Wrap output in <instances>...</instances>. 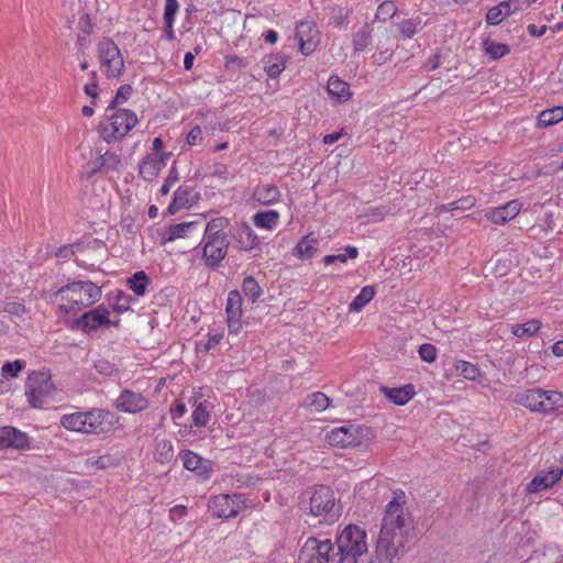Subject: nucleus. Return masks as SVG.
<instances>
[{"mask_svg":"<svg viewBox=\"0 0 563 563\" xmlns=\"http://www.w3.org/2000/svg\"><path fill=\"white\" fill-rule=\"evenodd\" d=\"M415 521L402 489L393 492L385 506L380 530L375 544L376 556L380 562L395 563L406 553L412 540Z\"/></svg>","mask_w":563,"mask_h":563,"instance_id":"obj_1","label":"nucleus"},{"mask_svg":"<svg viewBox=\"0 0 563 563\" xmlns=\"http://www.w3.org/2000/svg\"><path fill=\"white\" fill-rule=\"evenodd\" d=\"M101 294V288L90 280H74L53 291L49 301L56 308L58 318L67 321L97 303Z\"/></svg>","mask_w":563,"mask_h":563,"instance_id":"obj_2","label":"nucleus"},{"mask_svg":"<svg viewBox=\"0 0 563 563\" xmlns=\"http://www.w3.org/2000/svg\"><path fill=\"white\" fill-rule=\"evenodd\" d=\"M298 506L303 515L317 518L320 523L333 525L342 514L340 500L327 485H314L302 492Z\"/></svg>","mask_w":563,"mask_h":563,"instance_id":"obj_3","label":"nucleus"},{"mask_svg":"<svg viewBox=\"0 0 563 563\" xmlns=\"http://www.w3.org/2000/svg\"><path fill=\"white\" fill-rule=\"evenodd\" d=\"M137 123L134 111L109 106L97 125V133L103 142L113 144L122 141Z\"/></svg>","mask_w":563,"mask_h":563,"instance_id":"obj_4","label":"nucleus"},{"mask_svg":"<svg viewBox=\"0 0 563 563\" xmlns=\"http://www.w3.org/2000/svg\"><path fill=\"white\" fill-rule=\"evenodd\" d=\"M338 563H368V543L365 529L347 525L338 531L335 538Z\"/></svg>","mask_w":563,"mask_h":563,"instance_id":"obj_5","label":"nucleus"},{"mask_svg":"<svg viewBox=\"0 0 563 563\" xmlns=\"http://www.w3.org/2000/svg\"><path fill=\"white\" fill-rule=\"evenodd\" d=\"M111 412L107 409L92 408L87 411H75L60 417V426L70 432L82 434H101L108 431Z\"/></svg>","mask_w":563,"mask_h":563,"instance_id":"obj_6","label":"nucleus"},{"mask_svg":"<svg viewBox=\"0 0 563 563\" xmlns=\"http://www.w3.org/2000/svg\"><path fill=\"white\" fill-rule=\"evenodd\" d=\"M375 439L372 428L357 423H346L332 428L324 434V441L336 449H357L369 445Z\"/></svg>","mask_w":563,"mask_h":563,"instance_id":"obj_7","label":"nucleus"},{"mask_svg":"<svg viewBox=\"0 0 563 563\" xmlns=\"http://www.w3.org/2000/svg\"><path fill=\"white\" fill-rule=\"evenodd\" d=\"M251 501L244 494H218L208 499V510L218 519H233L251 509Z\"/></svg>","mask_w":563,"mask_h":563,"instance_id":"obj_8","label":"nucleus"},{"mask_svg":"<svg viewBox=\"0 0 563 563\" xmlns=\"http://www.w3.org/2000/svg\"><path fill=\"white\" fill-rule=\"evenodd\" d=\"M97 51L101 71L107 78H118L123 71L124 59L114 41L103 37L98 43Z\"/></svg>","mask_w":563,"mask_h":563,"instance_id":"obj_9","label":"nucleus"},{"mask_svg":"<svg viewBox=\"0 0 563 563\" xmlns=\"http://www.w3.org/2000/svg\"><path fill=\"white\" fill-rule=\"evenodd\" d=\"M522 209V202L519 199H512L499 207H490L485 210L468 213L465 218L481 223L485 218L494 225H505L515 219Z\"/></svg>","mask_w":563,"mask_h":563,"instance_id":"obj_10","label":"nucleus"},{"mask_svg":"<svg viewBox=\"0 0 563 563\" xmlns=\"http://www.w3.org/2000/svg\"><path fill=\"white\" fill-rule=\"evenodd\" d=\"M54 385L46 372H32L25 384V396L33 408H41L51 396Z\"/></svg>","mask_w":563,"mask_h":563,"instance_id":"obj_11","label":"nucleus"},{"mask_svg":"<svg viewBox=\"0 0 563 563\" xmlns=\"http://www.w3.org/2000/svg\"><path fill=\"white\" fill-rule=\"evenodd\" d=\"M110 316V310L100 305L93 309L85 311L80 317L75 318L73 320L71 328L89 334L101 328L110 325L119 327L120 320L113 322Z\"/></svg>","mask_w":563,"mask_h":563,"instance_id":"obj_12","label":"nucleus"},{"mask_svg":"<svg viewBox=\"0 0 563 563\" xmlns=\"http://www.w3.org/2000/svg\"><path fill=\"white\" fill-rule=\"evenodd\" d=\"M332 551L330 539L309 537L300 549L298 563H328Z\"/></svg>","mask_w":563,"mask_h":563,"instance_id":"obj_13","label":"nucleus"},{"mask_svg":"<svg viewBox=\"0 0 563 563\" xmlns=\"http://www.w3.org/2000/svg\"><path fill=\"white\" fill-rule=\"evenodd\" d=\"M172 153L157 154V153H148L146 154L137 165L139 177L144 181L152 183L161 174L162 169L166 167L168 159L170 158Z\"/></svg>","mask_w":563,"mask_h":563,"instance_id":"obj_14","label":"nucleus"},{"mask_svg":"<svg viewBox=\"0 0 563 563\" xmlns=\"http://www.w3.org/2000/svg\"><path fill=\"white\" fill-rule=\"evenodd\" d=\"M150 400L142 393L123 389L114 400V408L124 413L136 415L145 411Z\"/></svg>","mask_w":563,"mask_h":563,"instance_id":"obj_15","label":"nucleus"},{"mask_svg":"<svg viewBox=\"0 0 563 563\" xmlns=\"http://www.w3.org/2000/svg\"><path fill=\"white\" fill-rule=\"evenodd\" d=\"M563 477V468L552 466L540 471L526 486L528 495L538 494L554 487Z\"/></svg>","mask_w":563,"mask_h":563,"instance_id":"obj_16","label":"nucleus"},{"mask_svg":"<svg viewBox=\"0 0 563 563\" xmlns=\"http://www.w3.org/2000/svg\"><path fill=\"white\" fill-rule=\"evenodd\" d=\"M227 324L229 333L238 334L242 329V297L239 290H231L225 303Z\"/></svg>","mask_w":563,"mask_h":563,"instance_id":"obj_17","label":"nucleus"},{"mask_svg":"<svg viewBox=\"0 0 563 563\" xmlns=\"http://www.w3.org/2000/svg\"><path fill=\"white\" fill-rule=\"evenodd\" d=\"M296 38L303 55H310L319 42V32L313 22L301 21L296 27Z\"/></svg>","mask_w":563,"mask_h":563,"instance_id":"obj_18","label":"nucleus"},{"mask_svg":"<svg viewBox=\"0 0 563 563\" xmlns=\"http://www.w3.org/2000/svg\"><path fill=\"white\" fill-rule=\"evenodd\" d=\"M230 239L202 243V261L207 267H217L227 256Z\"/></svg>","mask_w":563,"mask_h":563,"instance_id":"obj_19","label":"nucleus"},{"mask_svg":"<svg viewBox=\"0 0 563 563\" xmlns=\"http://www.w3.org/2000/svg\"><path fill=\"white\" fill-rule=\"evenodd\" d=\"M25 450L30 449V438L25 432L10 426L0 428V450L3 449Z\"/></svg>","mask_w":563,"mask_h":563,"instance_id":"obj_20","label":"nucleus"},{"mask_svg":"<svg viewBox=\"0 0 563 563\" xmlns=\"http://www.w3.org/2000/svg\"><path fill=\"white\" fill-rule=\"evenodd\" d=\"M197 200V195L191 186H179L173 196V201L167 207L170 214H175L179 210L189 209Z\"/></svg>","mask_w":563,"mask_h":563,"instance_id":"obj_21","label":"nucleus"},{"mask_svg":"<svg viewBox=\"0 0 563 563\" xmlns=\"http://www.w3.org/2000/svg\"><path fill=\"white\" fill-rule=\"evenodd\" d=\"M380 391L388 401L396 406H405L416 395L415 386L412 384H407L401 387L382 386Z\"/></svg>","mask_w":563,"mask_h":563,"instance_id":"obj_22","label":"nucleus"},{"mask_svg":"<svg viewBox=\"0 0 563 563\" xmlns=\"http://www.w3.org/2000/svg\"><path fill=\"white\" fill-rule=\"evenodd\" d=\"M229 225L230 220L227 217L211 218L206 224L202 243L229 239V234L225 231Z\"/></svg>","mask_w":563,"mask_h":563,"instance_id":"obj_23","label":"nucleus"},{"mask_svg":"<svg viewBox=\"0 0 563 563\" xmlns=\"http://www.w3.org/2000/svg\"><path fill=\"white\" fill-rule=\"evenodd\" d=\"M543 395L544 389L541 387L527 388L516 394L515 402L531 412L539 413V406Z\"/></svg>","mask_w":563,"mask_h":563,"instance_id":"obj_24","label":"nucleus"},{"mask_svg":"<svg viewBox=\"0 0 563 563\" xmlns=\"http://www.w3.org/2000/svg\"><path fill=\"white\" fill-rule=\"evenodd\" d=\"M319 240L314 232H309L302 236L294 247L292 254L295 257L305 261L310 260L317 253Z\"/></svg>","mask_w":563,"mask_h":563,"instance_id":"obj_25","label":"nucleus"},{"mask_svg":"<svg viewBox=\"0 0 563 563\" xmlns=\"http://www.w3.org/2000/svg\"><path fill=\"white\" fill-rule=\"evenodd\" d=\"M198 224V221H187L167 227L162 235V244L165 245L169 242L188 238L197 229Z\"/></svg>","mask_w":563,"mask_h":563,"instance_id":"obj_26","label":"nucleus"},{"mask_svg":"<svg viewBox=\"0 0 563 563\" xmlns=\"http://www.w3.org/2000/svg\"><path fill=\"white\" fill-rule=\"evenodd\" d=\"M561 410H563V393L555 389H544L539 413L551 415Z\"/></svg>","mask_w":563,"mask_h":563,"instance_id":"obj_27","label":"nucleus"},{"mask_svg":"<svg viewBox=\"0 0 563 563\" xmlns=\"http://www.w3.org/2000/svg\"><path fill=\"white\" fill-rule=\"evenodd\" d=\"M282 192L273 184H261L254 188L252 198L260 205L268 206L280 200Z\"/></svg>","mask_w":563,"mask_h":563,"instance_id":"obj_28","label":"nucleus"},{"mask_svg":"<svg viewBox=\"0 0 563 563\" xmlns=\"http://www.w3.org/2000/svg\"><path fill=\"white\" fill-rule=\"evenodd\" d=\"M327 91L331 97L335 98L339 102H345L350 100L352 96L350 85L335 75L330 76L327 84Z\"/></svg>","mask_w":563,"mask_h":563,"instance_id":"obj_29","label":"nucleus"},{"mask_svg":"<svg viewBox=\"0 0 563 563\" xmlns=\"http://www.w3.org/2000/svg\"><path fill=\"white\" fill-rule=\"evenodd\" d=\"M212 405L208 400H201L192 404L191 420L192 426L196 428L206 427L211 419Z\"/></svg>","mask_w":563,"mask_h":563,"instance_id":"obj_30","label":"nucleus"},{"mask_svg":"<svg viewBox=\"0 0 563 563\" xmlns=\"http://www.w3.org/2000/svg\"><path fill=\"white\" fill-rule=\"evenodd\" d=\"M477 199L475 196L467 195L464 196L455 201L439 205L435 207L434 211L437 214H442L445 212H453V211H467L473 209L476 206Z\"/></svg>","mask_w":563,"mask_h":563,"instance_id":"obj_31","label":"nucleus"},{"mask_svg":"<svg viewBox=\"0 0 563 563\" xmlns=\"http://www.w3.org/2000/svg\"><path fill=\"white\" fill-rule=\"evenodd\" d=\"M279 213L276 210L258 211L252 217L253 224L257 229L273 231L279 223Z\"/></svg>","mask_w":563,"mask_h":563,"instance_id":"obj_32","label":"nucleus"},{"mask_svg":"<svg viewBox=\"0 0 563 563\" xmlns=\"http://www.w3.org/2000/svg\"><path fill=\"white\" fill-rule=\"evenodd\" d=\"M180 459L183 461V465L186 470L191 472H197L198 474L202 475L206 474V478L209 477V470L205 467V460L198 455L197 453L190 451V450H184L180 453Z\"/></svg>","mask_w":563,"mask_h":563,"instance_id":"obj_33","label":"nucleus"},{"mask_svg":"<svg viewBox=\"0 0 563 563\" xmlns=\"http://www.w3.org/2000/svg\"><path fill=\"white\" fill-rule=\"evenodd\" d=\"M264 70L269 78H277L284 71L286 57L279 53L269 54L263 59Z\"/></svg>","mask_w":563,"mask_h":563,"instance_id":"obj_34","label":"nucleus"},{"mask_svg":"<svg viewBox=\"0 0 563 563\" xmlns=\"http://www.w3.org/2000/svg\"><path fill=\"white\" fill-rule=\"evenodd\" d=\"M153 457L161 464H168L174 459V445L168 439H156Z\"/></svg>","mask_w":563,"mask_h":563,"instance_id":"obj_35","label":"nucleus"},{"mask_svg":"<svg viewBox=\"0 0 563 563\" xmlns=\"http://www.w3.org/2000/svg\"><path fill=\"white\" fill-rule=\"evenodd\" d=\"M542 328L539 319H531L520 324H512L510 332L518 339L531 338L536 335Z\"/></svg>","mask_w":563,"mask_h":563,"instance_id":"obj_36","label":"nucleus"},{"mask_svg":"<svg viewBox=\"0 0 563 563\" xmlns=\"http://www.w3.org/2000/svg\"><path fill=\"white\" fill-rule=\"evenodd\" d=\"M511 13V7L508 1H501L497 5L488 9L486 13V23L488 25H498L505 18Z\"/></svg>","mask_w":563,"mask_h":563,"instance_id":"obj_37","label":"nucleus"},{"mask_svg":"<svg viewBox=\"0 0 563 563\" xmlns=\"http://www.w3.org/2000/svg\"><path fill=\"white\" fill-rule=\"evenodd\" d=\"M561 121H563V107L556 106L541 111L538 115L537 125L539 128H549Z\"/></svg>","mask_w":563,"mask_h":563,"instance_id":"obj_38","label":"nucleus"},{"mask_svg":"<svg viewBox=\"0 0 563 563\" xmlns=\"http://www.w3.org/2000/svg\"><path fill=\"white\" fill-rule=\"evenodd\" d=\"M330 398L321 391H316L305 398L303 406L314 412H322L329 408Z\"/></svg>","mask_w":563,"mask_h":563,"instance_id":"obj_39","label":"nucleus"},{"mask_svg":"<svg viewBox=\"0 0 563 563\" xmlns=\"http://www.w3.org/2000/svg\"><path fill=\"white\" fill-rule=\"evenodd\" d=\"M375 288L373 286H365L361 289L358 295L349 305L350 312H360L367 303L372 301L375 296Z\"/></svg>","mask_w":563,"mask_h":563,"instance_id":"obj_40","label":"nucleus"},{"mask_svg":"<svg viewBox=\"0 0 563 563\" xmlns=\"http://www.w3.org/2000/svg\"><path fill=\"white\" fill-rule=\"evenodd\" d=\"M238 242L242 250L250 251L260 244V238L251 227L244 224L239 232Z\"/></svg>","mask_w":563,"mask_h":563,"instance_id":"obj_41","label":"nucleus"},{"mask_svg":"<svg viewBox=\"0 0 563 563\" xmlns=\"http://www.w3.org/2000/svg\"><path fill=\"white\" fill-rule=\"evenodd\" d=\"M128 286L129 288L136 295V296H143L145 295L147 287L150 285V278L143 271H139L134 273L129 279H128Z\"/></svg>","mask_w":563,"mask_h":563,"instance_id":"obj_42","label":"nucleus"},{"mask_svg":"<svg viewBox=\"0 0 563 563\" xmlns=\"http://www.w3.org/2000/svg\"><path fill=\"white\" fill-rule=\"evenodd\" d=\"M455 371L467 380H475L481 375V371L477 365L464 360L456 361Z\"/></svg>","mask_w":563,"mask_h":563,"instance_id":"obj_43","label":"nucleus"},{"mask_svg":"<svg viewBox=\"0 0 563 563\" xmlns=\"http://www.w3.org/2000/svg\"><path fill=\"white\" fill-rule=\"evenodd\" d=\"M398 12L396 3L391 0L383 1L376 10L374 20L380 22H387L393 19Z\"/></svg>","mask_w":563,"mask_h":563,"instance_id":"obj_44","label":"nucleus"},{"mask_svg":"<svg viewBox=\"0 0 563 563\" xmlns=\"http://www.w3.org/2000/svg\"><path fill=\"white\" fill-rule=\"evenodd\" d=\"M98 159L102 169L107 172H118L122 164L121 156L111 151H107L104 154L100 155Z\"/></svg>","mask_w":563,"mask_h":563,"instance_id":"obj_45","label":"nucleus"},{"mask_svg":"<svg viewBox=\"0 0 563 563\" xmlns=\"http://www.w3.org/2000/svg\"><path fill=\"white\" fill-rule=\"evenodd\" d=\"M372 41V33L367 25L353 34V46L356 52H363Z\"/></svg>","mask_w":563,"mask_h":563,"instance_id":"obj_46","label":"nucleus"},{"mask_svg":"<svg viewBox=\"0 0 563 563\" xmlns=\"http://www.w3.org/2000/svg\"><path fill=\"white\" fill-rule=\"evenodd\" d=\"M484 51L485 54L488 55L492 59H498L507 54H509L510 49L507 44L496 43L492 41L484 42Z\"/></svg>","mask_w":563,"mask_h":563,"instance_id":"obj_47","label":"nucleus"},{"mask_svg":"<svg viewBox=\"0 0 563 563\" xmlns=\"http://www.w3.org/2000/svg\"><path fill=\"white\" fill-rule=\"evenodd\" d=\"M242 290L252 302H255L262 295V289L258 283L252 276L244 278L242 283Z\"/></svg>","mask_w":563,"mask_h":563,"instance_id":"obj_48","label":"nucleus"},{"mask_svg":"<svg viewBox=\"0 0 563 563\" xmlns=\"http://www.w3.org/2000/svg\"><path fill=\"white\" fill-rule=\"evenodd\" d=\"M421 20L417 19H406L398 23V30L402 37L411 38L415 34L420 30Z\"/></svg>","mask_w":563,"mask_h":563,"instance_id":"obj_49","label":"nucleus"},{"mask_svg":"<svg viewBox=\"0 0 563 563\" xmlns=\"http://www.w3.org/2000/svg\"><path fill=\"white\" fill-rule=\"evenodd\" d=\"M345 253L336 255H327L323 258L325 265H330L336 261L345 263L347 260H355L358 256V250L356 246L346 245L344 247Z\"/></svg>","mask_w":563,"mask_h":563,"instance_id":"obj_50","label":"nucleus"},{"mask_svg":"<svg viewBox=\"0 0 563 563\" xmlns=\"http://www.w3.org/2000/svg\"><path fill=\"white\" fill-rule=\"evenodd\" d=\"M25 363L21 360L5 362L1 367V374L4 377L15 378L24 369Z\"/></svg>","mask_w":563,"mask_h":563,"instance_id":"obj_51","label":"nucleus"},{"mask_svg":"<svg viewBox=\"0 0 563 563\" xmlns=\"http://www.w3.org/2000/svg\"><path fill=\"white\" fill-rule=\"evenodd\" d=\"M179 180V173L178 169L174 166H172L168 170V174L166 178L164 179V183L162 184L158 192L161 196H167L170 191V189L175 186V184Z\"/></svg>","mask_w":563,"mask_h":563,"instance_id":"obj_52","label":"nucleus"},{"mask_svg":"<svg viewBox=\"0 0 563 563\" xmlns=\"http://www.w3.org/2000/svg\"><path fill=\"white\" fill-rule=\"evenodd\" d=\"M418 354L423 362L433 363L437 360L438 350L431 343H423L419 346Z\"/></svg>","mask_w":563,"mask_h":563,"instance_id":"obj_53","label":"nucleus"},{"mask_svg":"<svg viewBox=\"0 0 563 563\" xmlns=\"http://www.w3.org/2000/svg\"><path fill=\"white\" fill-rule=\"evenodd\" d=\"M351 11L346 8H338L333 10V15L331 16V23L334 27H342L349 23V16Z\"/></svg>","mask_w":563,"mask_h":563,"instance_id":"obj_54","label":"nucleus"},{"mask_svg":"<svg viewBox=\"0 0 563 563\" xmlns=\"http://www.w3.org/2000/svg\"><path fill=\"white\" fill-rule=\"evenodd\" d=\"M179 4L177 0H166L164 8V23H174L178 12Z\"/></svg>","mask_w":563,"mask_h":563,"instance_id":"obj_55","label":"nucleus"},{"mask_svg":"<svg viewBox=\"0 0 563 563\" xmlns=\"http://www.w3.org/2000/svg\"><path fill=\"white\" fill-rule=\"evenodd\" d=\"M90 76L91 81L84 85V91L89 98H91V103L95 104L99 97V87L96 81L97 73L93 70L90 73Z\"/></svg>","mask_w":563,"mask_h":563,"instance_id":"obj_56","label":"nucleus"},{"mask_svg":"<svg viewBox=\"0 0 563 563\" xmlns=\"http://www.w3.org/2000/svg\"><path fill=\"white\" fill-rule=\"evenodd\" d=\"M203 140L202 129L199 125H195L186 136V143L189 146L200 145Z\"/></svg>","mask_w":563,"mask_h":563,"instance_id":"obj_57","label":"nucleus"},{"mask_svg":"<svg viewBox=\"0 0 563 563\" xmlns=\"http://www.w3.org/2000/svg\"><path fill=\"white\" fill-rule=\"evenodd\" d=\"M132 95V87L130 85L120 86L110 106L117 107L119 103H124Z\"/></svg>","mask_w":563,"mask_h":563,"instance_id":"obj_58","label":"nucleus"},{"mask_svg":"<svg viewBox=\"0 0 563 563\" xmlns=\"http://www.w3.org/2000/svg\"><path fill=\"white\" fill-rule=\"evenodd\" d=\"M99 170H103V169L100 166L99 159L97 158L96 161L88 162L87 164H85L82 166V168H81V176L87 178V179H89L93 175H96Z\"/></svg>","mask_w":563,"mask_h":563,"instance_id":"obj_59","label":"nucleus"},{"mask_svg":"<svg viewBox=\"0 0 563 563\" xmlns=\"http://www.w3.org/2000/svg\"><path fill=\"white\" fill-rule=\"evenodd\" d=\"M223 332H210L207 334V341L205 343V349L210 351L214 349L223 339Z\"/></svg>","mask_w":563,"mask_h":563,"instance_id":"obj_60","label":"nucleus"},{"mask_svg":"<svg viewBox=\"0 0 563 563\" xmlns=\"http://www.w3.org/2000/svg\"><path fill=\"white\" fill-rule=\"evenodd\" d=\"M224 62H225L227 68H231L234 66L239 67V68H244L247 65V62L245 60V58L240 57L238 55H227L224 57Z\"/></svg>","mask_w":563,"mask_h":563,"instance_id":"obj_61","label":"nucleus"},{"mask_svg":"<svg viewBox=\"0 0 563 563\" xmlns=\"http://www.w3.org/2000/svg\"><path fill=\"white\" fill-rule=\"evenodd\" d=\"M4 311L14 314V316H23L26 313V308L22 302H8L4 307Z\"/></svg>","mask_w":563,"mask_h":563,"instance_id":"obj_62","label":"nucleus"},{"mask_svg":"<svg viewBox=\"0 0 563 563\" xmlns=\"http://www.w3.org/2000/svg\"><path fill=\"white\" fill-rule=\"evenodd\" d=\"M187 507L185 505H176L169 510V520L177 522L178 519L187 515Z\"/></svg>","mask_w":563,"mask_h":563,"instance_id":"obj_63","label":"nucleus"},{"mask_svg":"<svg viewBox=\"0 0 563 563\" xmlns=\"http://www.w3.org/2000/svg\"><path fill=\"white\" fill-rule=\"evenodd\" d=\"M228 174H229V168L225 164H223V163L214 164L213 170H212L213 176L225 180L228 177Z\"/></svg>","mask_w":563,"mask_h":563,"instance_id":"obj_64","label":"nucleus"}]
</instances>
